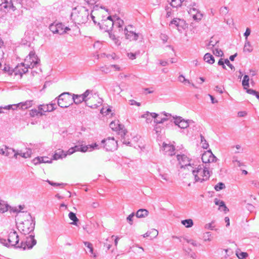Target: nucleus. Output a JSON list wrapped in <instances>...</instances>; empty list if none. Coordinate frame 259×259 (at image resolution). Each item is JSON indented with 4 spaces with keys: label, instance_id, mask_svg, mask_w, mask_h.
Instances as JSON below:
<instances>
[{
    "label": "nucleus",
    "instance_id": "41",
    "mask_svg": "<svg viewBox=\"0 0 259 259\" xmlns=\"http://www.w3.org/2000/svg\"><path fill=\"white\" fill-rule=\"evenodd\" d=\"M201 138V143L202 144V147L203 149H207V148L209 147V144L207 142L206 140H205V138L202 136H200Z\"/></svg>",
    "mask_w": 259,
    "mask_h": 259
},
{
    "label": "nucleus",
    "instance_id": "63",
    "mask_svg": "<svg viewBox=\"0 0 259 259\" xmlns=\"http://www.w3.org/2000/svg\"><path fill=\"white\" fill-rule=\"evenodd\" d=\"M214 91L217 92H219L221 94L223 93V89H222V88L221 87H219V85L215 86V87L214 88Z\"/></svg>",
    "mask_w": 259,
    "mask_h": 259
},
{
    "label": "nucleus",
    "instance_id": "27",
    "mask_svg": "<svg viewBox=\"0 0 259 259\" xmlns=\"http://www.w3.org/2000/svg\"><path fill=\"white\" fill-rule=\"evenodd\" d=\"M214 202L216 205H219L220 208H223V210L225 212L229 211V209L227 207L224 201L215 198Z\"/></svg>",
    "mask_w": 259,
    "mask_h": 259
},
{
    "label": "nucleus",
    "instance_id": "64",
    "mask_svg": "<svg viewBox=\"0 0 259 259\" xmlns=\"http://www.w3.org/2000/svg\"><path fill=\"white\" fill-rule=\"evenodd\" d=\"M99 0H85V1L89 5H94Z\"/></svg>",
    "mask_w": 259,
    "mask_h": 259
},
{
    "label": "nucleus",
    "instance_id": "4",
    "mask_svg": "<svg viewBox=\"0 0 259 259\" xmlns=\"http://www.w3.org/2000/svg\"><path fill=\"white\" fill-rule=\"evenodd\" d=\"M194 177L195 182L202 183L208 180L210 176V172L206 166L195 164L190 167V170Z\"/></svg>",
    "mask_w": 259,
    "mask_h": 259
},
{
    "label": "nucleus",
    "instance_id": "54",
    "mask_svg": "<svg viewBox=\"0 0 259 259\" xmlns=\"http://www.w3.org/2000/svg\"><path fill=\"white\" fill-rule=\"evenodd\" d=\"M74 152V150H73V148L71 147L70 149H69L68 150H67L66 152H64V154L63 155L64 157H66L67 155L72 154Z\"/></svg>",
    "mask_w": 259,
    "mask_h": 259
},
{
    "label": "nucleus",
    "instance_id": "16",
    "mask_svg": "<svg viewBox=\"0 0 259 259\" xmlns=\"http://www.w3.org/2000/svg\"><path fill=\"white\" fill-rule=\"evenodd\" d=\"M8 210L10 212H16V207H12L5 201L0 199V211L4 213Z\"/></svg>",
    "mask_w": 259,
    "mask_h": 259
},
{
    "label": "nucleus",
    "instance_id": "10",
    "mask_svg": "<svg viewBox=\"0 0 259 259\" xmlns=\"http://www.w3.org/2000/svg\"><path fill=\"white\" fill-rule=\"evenodd\" d=\"M101 144L107 151H113L117 149V143L113 138L104 139L101 141Z\"/></svg>",
    "mask_w": 259,
    "mask_h": 259
},
{
    "label": "nucleus",
    "instance_id": "20",
    "mask_svg": "<svg viewBox=\"0 0 259 259\" xmlns=\"http://www.w3.org/2000/svg\"><path fill=\"white\" fill-rule=\"evenodd\" d=\"M56 103H52L51 104L42 105H40L39 106V110L42 112H51L56 109Z\"/></svg>",
    "mask_w": 259,
    "mask_h": 259
},
{
    "label": "nucleus",
    "instance_id": "57",
    "mask_svg": "<svg viewBox=\"0 0 259 259\" xmlns=\"http://www.w3.org/2000/svg\"><path fill=\"white\" fill-rule=\"evenodd\" d=\"M214 227L213 223H208L205 225V228L206 229H210L212 230Z\"/></svg>",
    "mask_w": 259,
    "mask_h": 259
},
{
    "label": "nucleus",
    "instance_id": "18",
    "mask_svg": "<svg viewBox=\"0 0 259 259\" xmlns=\"http://www.w3.org/2000/svg\"><path fill=\"white\" fill-rule=\"evenodd\" d=\"M25 213H29L26 206L24 204L19 205L17 208V220H23Z\"/></svg>",
    "mask_w": 259,
    "mask_h": 259
},
{
    "label": "nucleus",
    "instance_id": "5",
    "mask_svg": "<svg viewBox=\"0 0 259 259\" xmlns=\"http://www.w3.org/2000/svg\"><path fill=\"white\" fill-rule=\"evenodd\" d=\"M24 236L25 238L21 241L20 244L19 243V236L17 235V248L22 250L31 249L36 244V240L34 238V234L31 233Z\"/></svg>",
    "mask_w": 259,
    "mask_h": 259
},
{
    "label": "nucleus",
    "instance_id": "34",
    "mask_svg": "<svg viewBox=\"0 0 259 259\" xmlns=\"http://www.w3.org/2000/svg\"><path fill=\"white\" fill-rule=\"evenodd\" d=\"M193 121L191 120H185L183 119L182 122L180 124H179L178 126L181 128H186L188 127L190 123L192 122Z\"/></svg>",
    "mask_w": 259,
    "mask_h": 259
},
{
    "label": "nucleus",
    "instance_id": "12",
    "mask_svg": "<svg viewBox=\"0 0 259 259\" xmlns=\"http://www.w3.org/2000/svg\"><path fill=\"white\" fill-rule=\"evenodd\" d=\"M16 234V231H14L13 232H11L8 236L7 240L3 238L0 239V243L8 247H14L16 248V241L12 240V237Z\"/></svg>",
    "mask_w": 259,
    "mask_h": 259
},
{
    "label": "nucleus",
    "instance_id": "13",
    "mask_svg": "<svg viewBox=\"0 0 259 259\" xmlns=\"http://www.w3.org/2000/svg\"><path fill=\"white\" fill-rule=\"evenodd\" d=\"M125 36L126 39L130 41H136L140 37L143 39V36L141 34L136 33L134 30H128L127 29H125Z\"/></svg>",
    "mask_w": 259,
    "mask_h": 259
},
{
    "label": "nucleus",
    "instance_id": "22",
    "mask_svg": "<svg viewBox=\"0 0 259 259\" xmlns=\"http://www.w3.org/2000/svg\"><path fill=\"white\" fill-rule=\"evenodd\" d=\"M83 141L78 142V145L73 147V150H74V152L76 151H80L82 152H85L88 151V147L85 146H83L82 145Z\"/></svg>",
    "mask_w": 259,
    "mask_h": 259
},
{
    "label": "nucleus",
    "instance_id": "23",
    "mask_svg": "<svg viewBox=\"0 0 259 259\" xmlns=\"http://www.w3.org/2000/svg\"><path fill=\"white\" fill-rule=\"evenodd\" d=\"M32 100H28L24 102L17 103V108L26 109L32 105Z\"/></svg>",
    "mask_w": 259,
    "mask_h": 259
},
{
    "label": "nucleus",
    "instance_id": "56",
    "mask_svg": "<svg viewBox=\"0 0 259 259\" xmlns=\"http://www.w3.org/2000/svg\"><path fill=\"white\" fill-rule=\"evenodd\" d=\"M187 243H189L192 244L194 246H197L198 244L196 242V241L192 239H186Z\"/></svg>",
    "mask_w": 259,
    "mask_h": 259
},
{
    "label": "nucleus",
    "instance_id": "49",
    "mask_svg": "<svg viewBox=\"0 0 259 259\" xmlns=\"http://www.w3.org/2000/svg\"><path fill=\"white\" fill-rule=\"evenodd\" d=\"M198 13V10L195 8L190 9L189 13L191 15V16H197V14Z\"/></svg>",
    "mask_w": 259,
    "mask_h": 259
},
{
    "label": "nucleus",
    "instance_id": "8",
    "mask_svg": "<svg viewBox=\"0 0 259 259\" xmlns=\"http://www.w3.org/2000/svg\"><path fill=\"white\" fill-rule=\"evenodd\" d=\"M114 24L113 17H105V19H102L100 22H99L98 25L100 29L108 32L112 29L114 26Z\"/></svg>",
    "mask_w": 259,
    "mask_h": 259
},
{
    "label": "nucleus",
    "instance_id": "43",
    "mask_svg": "<svg viewBox=\"0 0 259 259\" xmlns=\"http://www.w3.org/2000/svg\"><path fill=\"white\" fill-rule=\"evenodd\" d=\"M211 234L210 232H207L203 234V238L204 241H210L211 240L210 237Z\"/></svg>",
    "mask_w": 259,
    "mask_h": 259
},
{
    "label": "nucleus",
    "instance_id": "35",
    "mask_svg": "<svg viewBox=\"0 0 259 259\" xmlns=\"http://www.w3.org/2000/svg\"><path fill=\"white\" fill-rule=\"evenodd\" d=\"M219 42V41L217 40H214L213 37H211L207 45V49L210 50H212L213 47L216 46V45Z\"/></svg>",
    "mask_w": 259,
    "mask_h": 259
},
{
    "label": "nucleus",
    "instance_id": "11",
    "mask_svg": "<svg viewBox=\"0 0 259 259\" xmlns=\"http://www.w3.org/2000/svg\"><path fill=\"white\" fill-rule=\"evenodd\" d=\"M4 2L0 4V11L5 13H11L15 11V7L12 0H4Z\"/></svg>",
    "mask_w": 259,
    "mask_h": 259
},
{
    "label": "nucleus",
    "instance_id": "52",
    "mask_svg": "<svg viewBox=\"0 0 259 259\" xmlns=\"http://www.w3.org/2000/svg\"><path fill=\"white\" fill-rule=\"evenodd\" d=\"M134 216H135V213L134 212H133L131 214H130L126 218L127 222H128V223L130 225L133 224V219L134 217Z\"/></svg>",
    "mask_w": 259,
    "mask_h": 259
},
{
    "label": "nucleus",
    "instance_id": "50",
    "mask_svg": "<svg viewBox=\"0 0 259 259\" xmlns=\"http://www.w3.org/2000/svg\"><path fill=\"white\" fill-rule=\"evenodd\" d=\"M167 120V119L166 118H162L161 119L155 118L154 120V122L155 123L157 124L158 123H162L166 121Z\"/></svg>",
    "mask_w": 259,
    "mask_h": 259
},
{
    "label": "nucleus",
    "instance_id": "58",
    "mask_svg": "<svg viewBox=\"0 0 259 259\" xmlns=\"http://www.w3.org/2000/svg\"><path fill=\"white\" fill-rule=\"evenodd\" d=\"M160 37L161 39L163 41L164 43L166 42L167 41L168 36L167 35L161 33Z\"/></svg>",
    "mask_w": 259,
    "mask_h": 259
},
{
    "label": "nucleus",
    "instance_id": "59",
    "mask_svg": "<svg viewBox=\"0 0 259 259\" xmlns=\"http://www.w3.org/2000/svg\"><path fill=\"white\" fill-rule=\"evenodd\" d=\"M32 162L35 165L41 163V162H40V157H35V158H34L32 160Z\"/></svg>",
    "mask_w": 259,
    "mask_h": 259
},
{
    "label": "nucleus",
    "instance_id": "6",
    "mask_svg": "<svg viewBox=\"0 0 259 259\" xmlns=\"http://www.w3.org/2000/svg\"><path fill=\"white\" fill-rule=\"evenodd\" d=\"M58 105L61 108H67L72 104L71 94L65 92L61 94L58 98Z\"/></svg>",
    "mask_w": 259,
    "mask_h": 259
},
{
    "label": "nucleus",
    "instance_id": "51",
    "mask_svg": "<svg viewBox=\"0 0 259 259\" xmlns=\"http://www.w3.org/2000/svg\"><path fill=\"white\" fill-rule=\"evenodd\" d=\"M179 80L183 82V83H190V82L189 81V80L186 79L185 78V77L183 75H180L179 76Z\"/></svg>",
    "mask_w": 259,
    "mask_h": 259
},
{
    "label": "nucleus",
    "instance_id": "26",
    "mask_svg": "<svg viewBox=\"0 0 259 259\" xmlns=\"http://www.w3.org/2000/svg\"><path fill=\"white\" fill-rule=\"evenodd\" d=\"M148 214L149 212L147 209H140L137 211L136 216L138 218H143L148 216Z\"/></svg>",
    "mask_w": 259,
    "mask_h": 259
},
{
    "label": "nucleus",
    "instance_id": "7",
    "mask_svg": "<svg viewBox=\"0 0 259 259\" xmlns=\"http://www.w3.org/2000/svg\"><path fill=\"white\" fill-rule=\"evenodd\" d=\"M50 30L53 34L62 35L66 33L70 29L68 27H65L62 23H53L49 26Z\"/></svg>",
    "mask_w": 259,
    "mask_h": 259
},
{
    "label": "nucleus",
    "instance_id": "46",
    "mask_svg": "<svg viewBox=\"0 0 259 259\" xmlns=\"http://www.w3.org/2000/svg\"><path fill=\"white\" fill-rule=\"evenodd\" d=\"M236 255L239 259H244L247 256V253L243 252L240 253L236 252Z\"/></svg>",
    "mask_w": 259,
    "mask_h": 259
},
{
    "label": "nucleus",
    "instance_id": "32",
    "mask_svg": "<svg viewBox=\"0 0 259 259\" xmlns=\"http://www.w3.org/2000/svg\"><path fill=\"white\" fill-rule=\"evenodd\" d=\"M181 224L185 226L186 228H188L192 227L194 225L193 221L191 219L181 221Z\"/></svg>",
    "mask_w": 259,
    "mask_h": 259
},
{
    "label": "nucleus",
    "instance_id": "24",
    "mask_svg": "<svg viewBox=\"0 0 259 259\" xmlns=\"http://www.w3.org/2000/svg\"><path fill=\"white\" fill-rule=\"evenodd\" d=\"M5 150H6V156L9 157H16V152L13 148H9L7 146H4Z\"/></svg>",
    "mask_w": 259,
    "mask_h": 259
},
{
    "label": "nucleus",
    "instance_id": "39",
    "mask_svg": "<svg viewBox=\"0 0 259 259\" xmlns=\"http://www.w3.org/2000/svg\"><path fill=\"white\" fill-rule=\"evenodd\" d=\"M184 0H171V6L174 8H177L182 5V2Z\"/></svg>",
    "mask_w": 259,
    "mask_h": 259
},
{
    "label": "nucleus",
    "instance_id": "61",
    "mask_svg": "<svg viewBox=\"0 0 259 259\" xmlns=\"http://www.w3.org/2000/svg\"><path fill=\"white\" fill-rule=\"evenodd\" d=\"M136 53H130L127 54L128 57L131 60H134L136 59Z\"/></svg>",
    "mask_w": 259,
    "mask_h": 259
},
{
    "label": "nucleus",
    "instance_id": "45",
    "mask_svg": "<svg viewBox=\"0 0 259 259\" xmlns=\"http://www.w3.org/2000/svg\"><path fill=\"white\" fill-rule=\"evenodd\" d=\"M213 54L218 56H222L223 55V52L222 50H219L218 48H216L215 49H212Z\"/></svg>",
    "mask_w": 259,
    "mask_h": 259
},
{
    "label": "nucleus",
    "instance_id": "42",
    "mask_svg": "<svg viewBox=\"0 0 259 259\" xmlns=\"http://www.w3.org/2000/svg\"><path fill=\"white\" fill-rule=\"evenodd\" d=\"M109 35L110 38L114 41V43L117 46H119L120 45V41L118 39L116 38L114 34H113L111 33H109Z\"/></svg>",
    "mask_w": 259,
    "mask_h": 259
},
{
    "label": "nucleus",
    "instance_id": "55",
    "mask_svg": "<svg viewBox=\"0 0 259 259\" xmlns=\"http://www.w3.org/2000/svg\"><path fill=\"white\" fill-rule=\"evenodd\" d=\"M225 21L227 23L228 25L229 26H231L233 25V19L232 17H228V19H225Z\"/></svg>",
    "mask_w": 259,
    "mask_h": 259
},
{
    "label": "nucleus",
    "instance_id": "47",
    "mask_svg": "<svg viewBox=\"0 0 259 259\" xmlns=\"http://www.w3.org/2000/svg\"><path fill=\"white\" fill-rule=\"evenodd\" d=\"M52 160L49 159L48 157H40V162L41 163H52Z\"/></svg>",
    "mask_w": 259,
    "mask_h": 259
},
{
    "label": "nucleus",
    "instance_id": "62",
    "mask_svg": "<svg viewBox=\"0 0 259 259\" xmlns=\"http://www.w3.org/2000/svg\"><path fill=\"white\" fill-rule=\"evenodd\" d=\"M225 63L232 70L234 69V66L230 63V61L228 59L225 60Z\"/></svg>",
    "mask_w": 259,
    "mask_h": 259
},
{
    "label": "nucleus",
    "instance_id": "21",
    "mask_svg": "<svg viewBox=\"0 0 259 259\" xmlns=\"http://www.w3.org/2000/svg\"><path fill=\"white\" fill-rule=\"evenodd\" d=\"M158 116V114L152 112L150 113L149 112L147 111L146 113L142 115L141 117L143 118L146 119V121L147 123H151L152 122V118H153L154 119L156 118Z\"/></svg>",
    "mask_w": 259,
    "mask_h": 259
},
{
    "label": "nucleus",
    "instance_id": "48",
    "mask_svg": "<svg viewBox=\"0 0 259 259\" xmlns=\"http://www.w3.org/2000/svg\"><path fill=\"white\" fill-rule=\"evenodd\" d=\"M86 146L88 147V150H89L90 149H91V150L90 151H92L93 149H99V146L96 143H94V144H92V145H86Z\"/></svg>",
    "mask_w": 259,
    "mask_h": 259
},
{
    "label": "nucleus",
    "instance_id": "29",
    "mask_svg": "<svg viewBox=\"0 0 259 259\" xmlns=\"http://www.w3.org/2000/svg\"><path fill=\"white\" fill-rule=\"evenodd\" d=\"M32 154V151L31 149H26V151L25 152H23L22 151H17V155H21L22 157L24 158H28L30 157Z\"/></svg>",
    "mask_w": 259,
    "mask_h": 259
},
{
    "label": "nucleus",
    "instance_id": "33",
    "mask_svg": "<svg viewBox=\"0 0 259 259\" xmlns=\"http://www.w3.org/2000/svg\"><path fill=\"white\" fill-rule=\"evenodd\" d=\"M64 151L63 150H59L56 151L53 155L54 160H58L60 158H62L64 157Z\"/></svg>",
    "mask_w": 259,
    "mask_h": 259
},
{
    "label": "nucleus",
    "instance_id": "40",
    "mask_svg": "<svg viewBox=\"0 0 259 259\" xmlns=\"http://www.w3.org/2000/svg\"><path fill=\"white\" fill-rule=\"evenodd\" d=\"M252 51L251 48L250 42L247 40L245 41L244 47L243 48L244 52H251Z\"/></svg>",
    "mask_w": 259,
    "mask_h": 259
},
{
    "label": "nucleus",
    "instance_id": "9",
    "mask_svg": "<svg viewBox=\"0 0 259 259\" xmlns=\"http://www.w3.org/2000/svg\"><path fill=\"white\" fill-rule=\"evenodd\" d=\"M177 159L181 165V168H187L189 171L190 167H193L195 164L191 163L192 160L184 154L178 155Z\"/></svg>",
    "mask_w": 259,
    "mask_h": 259
},
{
    "label": "nucleus",
    "instance_id": "37",
    "mask_svg": "<svg viewBox=\"0 0 259 259\" xmlns=\"http://www.w3.org/2000/svg\"><path fill=\"white\" fill-rule=\"evenodd\" d=\"M39 108V107L38 108ZM43 115V113H42L41 112V111H40L39 110V109H32L30 110V115L32 117H35L36 116H41Z\"/></svg>",
    "mask_w": 259,
    "mask_h": 259
},
{
    "label": "nucleus",
    "instance_id": "60",
    "mask_svg": "<svg viewBox=\"0 0 259 259\" xmlns=\"http://www.w3.org/2000/svg\"><path fill=\"white\" fill-rule=\"evenodd\" d=\"M251 30L249 28H247L246 31L244 34V36L245 37V40H247L248 36L250 34Z\"/></svg>",
    "mask_w": 259,
    "mask_h": 259
},
{
    "label": "nucleus",
    "instance_id": "2",
    "mask_svg": "<svg viewBox=\"0 0 259 259\" xmlns=\"http://www.w3.org/2000/svg\"><path fill=\"white\" fill-rule=\"evenodd\" d=\"M39 61L35 52L31 51L25 59L24 63L17 64V75H20L21 78L23 74L27 72L28 68H32L36 66Z\"/></svg>",
    "mask_w": 259,
    "mask_h": 259
},
{
    "label": "nucleus",
    "instance_id": "53",
    "mask_svg": "<svg viewBox=\"0 0 259 259\" xmlns=\"http://www.w3.org/2000/svg\"><path fill=\"white\" fill-rule=\"evenodd\" d=\"M183 119H184L183 118H182V117H176V118H175V121H174V123L176 125H179V124H180L181 123V122H182V121L183 120Z\"/></svg>",
    "mask_w": 259,
    "mask_h": 259
},
{
    "label": "nucleus",
    "instance_id": "31",
    "mask_svg": "<svg viewBox=\"0 0 259 259\" xmlns=\"http://www.w3.org/2000/svg\"><path fill=\"white\" fill-rule=\"evenodd\" d=\"M204 60L210 64H212L214 62V57L209 53H206L205 54Z\"/></svg>",
    "mask_w": 259,
    "mask_h": 259
},
{
    "label": "nucleus",
    "instance_id": "15",
    "mask_svg": "<svg viewBox=\"0 0 259 259\" xmlns=\"http://www.w3.org/2000/svg\"><path fill=\"white\" fill-rule=\"evenodd\" d=\"M201 159L203 163H207L214 162L216 160V157L210 150H208L202 155Z\"/></svg>",
    "mask_w": 259,
    "mask_h": 259
},
{
    "label": "nucleus",
    "instance_id": "44",
    "mask_svg": "<svg viewBox=\"0 0 259 259\" xmlns=\"http://www.w3.org/2000/svg\"><path fill=\"white\" fill-rule=\"evenodd\" d=\"M225 188V184L222 182H220L215 186L214 189L217 191H220V190L224 189Z\"/></svg>",
    "mask_w": 259,
    "mask_h": 259
},
{
    "label": "nucleus",
    "instance_id": "17",
    "mask_svg": "<svg viewBox=\"0 0 259 259\" xmlns=\"http://www.w3.org/2000/svg\"><path fill=\"white\" fill-rule=\"evenodd\" d=\"M162 150L164 152L165 154L168 156H172L175 154V149L172 145L163 143L162 145Z\"/></svg>",
    "mask_w": 259,
    "mask_h": 259
},
{
    "label": "nucleus",
    "instance_id": "19",
    "mask_svg": "<svg viewBox=\"0 0 259 259\" xmlns=\"http://www.w3.org/2000/svg\"><path fill=\"white\" fill-rule=\"evenodd\" d=\"M171 24H174L178 27L179 31H180L179 27L182 28H185L187 27L186 22L182 19L179 18H176L173 19L171 22Z\"/></svg>",
    "mask_w": 259,
    "mask_h": 259
},
{
    "label": "nucleus",
    "instance_id": "28",
    "mask_svg": "<svg viewBox=\"0 0 259 259\" xmlns=\"http://www.w3.org/2000/svg\"><path fill=\"white\" fill-rule=\"evenodd\" d=\"M114 18L115 17H114ZM116 20H114V26H116L119 28V30L120 31L121 29L122 30L123 26L124 25L123 20L120 19V17H116Z\"/></svg>",
    "mask_w": 259,
    "mask_h": 259
},
{
    "label": "nucleus",
    "instance_id": "14",
    "mask_svg": "<svg viewBox=\"0 0 259 259\" xmlns=\"http://www.w3.org/2000/svg\"><path fill=\"white\" fill-rule=\"evenodd\" d=\"M110 127L113 131L120 132L122 136H125L126 133V131L124 129V126L120 124L118 120L112 121L110 123Z\"/></svg>",
    "mask_w": 259,
    "mask_h": 259
},
{
    "label": "nucleus",
    "instance_id": "36",
    "mask_svg": "<svg viewBox=\"0 0 259 259\" xmlns=\"http://www.w3.org/2000/svg\"><path fill=\"white\" fill-rule=\"evenodd\" d=\"M249 77L248 75H245L243 77V79L242 80V85L244 87V89H247L249 87Z\"/></svg>",
    "mask_w": 259,
    "mask_h": 259
},
{
    "label": "nucleus",
    "instance_id": "25",
    "mask_svg": "<svg viewBox=\"0 0 259 259\" xmlns=\"http://www.w3.org/2000/svg\"><path fill=\"white\" fill-rule=\"evenodd\" d=\"M84 245L87 247L86 252L88 253V252L91 253L90 255L93 257H96V255L94 252V249L93 247V245L92 243L89 242H83Z\"/></svg>",
    "mask_w": 259,
    "mask_h": 259
},
{
    "label": "nucleus",
    "instance_id": "3",
    "mask_svg": "<svg viewBox=\"0 0 259 259\" xmlns=\"http://www.w3.org/2000/svg\"><path fill=\"white\" fill-rule=\"evenodd\" d=\"M19 221L17 229L22 235L24 236L33 233L35 228V222L32 220L29 213H25L24 218Z\"/></svg>",
    "mask_w": 259,
    "mask_h": 259
},
{
    "label": "nucleus",
    "instance_id": "1",
    "mask_svg": "<svg viewBox=\"0 0 259 259\" xmlns=\"http://www.w3.org/2000/svg\"><path fill=\"white\" fill-rule=\"evenodd\" d=\"M72 103L79 104L84 102L91 108L96 109L102 104V100L97 94H93L92 91L87 90L81 95H71Z\"/></svg>",
    "mask_w": 259,
    "mask_h": 259
},
{
    "label": "nucleus",
    "instance_id": "38",
    "mask_svg": "<svg viewBox=\"0 0 259 259\" xmlns=\"http://www.w3.org/2000/svg\"><path fill=\"white\" fill-rule=\"evenodd\" d=\"M68 217L71 220L73 221L71 224L76 225V222L78 221V219L77 218L76 214L72 212H70L68 214Z\"/></svg>",
    "mask_w": 259,
    "mask_h": 259
},
{
    "label": "nucleus",
    "instance_id": "30",
    "mask_svg": "<svg viewBox=\"0 0 259 259\" xmlns=\"http://www.w3.org/2000/svg\"><path fill=\"white\" fill-rule=\"evenodd\" d=\"M13 107L16 108V104L9 105L5 106H0V114L6 113L5 111L9 110L10 109L15 110V108H13Z\"/></svg>",
    "mask_w": 259,
    "mask_h": 259
}]
</instances>
